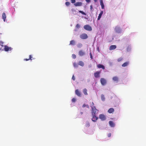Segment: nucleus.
Returning a JSON list of instances; mask_svg holds the SVG:
<instances>
[{"instance_id":"20","label":"nucleus","mask_w":146,"mask_h":146,"mask_svg":"<svg viewBox=\"0 0 146 146\" xmlns=\"http://www.w3.org/2000/svg\"><path fill=\"white\" fill-rule=\"evenodd\" d=\"M112 79L113 81L115 82H118L119 80L117 76L114 77Z\"/></svg>"},{"instance_id":"34","label":"nucleus","mask_w":146,"mask_h":146,"mask_svg":"<svg viewBox=\"0 0 146 146\" xmlns=\"http://www.w3.org/2000/svg\"><path fill=\"white\" fill-rule=\"evenodd\" d=\"M72 101L73 102H74L76 101V99L75 98H73L72 99Z\"/></svg>"},{"instance_id":"47","label":"nucleus","mask_w":146,"mask_h":146,"mask_svg":"<svg viewBox=\"0 0 146 146\" xmlns=\"http://www.w3.org/2000/svg\"><path fill=\"white\" fill-rule=\"evenodd\" d=\"M80 113L82 115V114H83V113L82 112H80Z\"/></svg>"},{"instance_id":"13","label":"nucleus","mask_w":146,"mask_h":146,"mask_svg":"<svg viewBox=\"0 0 146 146\" xmlns=\"http://www.w3.org/2000/svg\"><path fill=\"white\" fill-rule=\"evenodd\" d=\"M103 13V11H101L100 12V13L99 14V16H98V19H97L98 20H100V19Z\"/></svg>"},{"instance_id":"8","label":"nucleus","mask_w":146,"mask_h":146,"mask_svg":"<svg viewBox=\"0 0 146 146\" xmlns=\"http://www.w3.org/2000/svg\"><path fill=\"white\" fill-rule=\"evenodd\" d=\"M99 118L102 121L106 119L105 116L103 114H100L99 115Z\"/></svg>"},{"instance_id":"1","label":"nucleus","mask_w":146,"mask_h":146,"mask_svg":"<svg viewBox=\"0 0 146 146\" xmlns=\"http://www.w3.org/2000/svg\"><path fill=\"white\" fill-rule=\"evenodd\" d=\"M92 114L93 115H96V113L98 111V110L95 107H92Z\"/></svg>"},{"instance_id":"28","label":"nucleus","mask_w":146,"mask_h":146,"mask_svg":"<svg viewBox=\"0 0 146 146\" xmlns=\"http://www.w3.org/2000/svg\"><path fill=\"white\" fill-rule=\"evenodd\" d=\"M73 66L75 67H78V65L76 62L74 63Z\"/></svg>"},{"instance_id":"42","label":"nucleus","mask_w":146,"mask_h":146,"mask_svg":"<svg viewBox=\"0 0 146 146\" xmlns=\"http://www.w3.org/2000/svg\"><path fill=\"white\" fill-rule=\"evenodd\" d=\"M86 1L88 3H89L90 2V0H86Z\"/></svg>"},{"instance_id":"15","label":"nucleus","mask_w":146,"mask_h":146,"mask_svg":"<svg viewBox=\"0 0 146 146\" xmlns=\"http://www.w3.org/2000/svg\"><path fill=\"white\" fill-rule=\"evenodd\" d=\"M97 67L99 68H102L104 70L105 68L104 65L100 64H99L97 65Z\"/></svg>"},{"instance_id":"12","label":"nucleus","mask_w":146,"mask_h":146,"mask_svg":"<svg viewBox=\"0 0 146 146\" xmlns=\"http://www.w3.org/2000/svg\"><path fill=\"white\" fill-rule=\"evenodd\" d=\"M116 48V46L115 45H111L109 48V49L110 50H112L115 49Z\"/></svg>"},{"instance_id":"41","label":"nucleus","mask_w":146,"mask_h":146,"mask_svg":"<svg viewBox=\"0 0 146 146\" xmlns=\"http://www.w3.org/2000/svg\"><path fill=\"white\" fill-rule=\"evenodd\" d=\"M32 58H33V57L32 56V55H29V59H30V60H31Z\"/></svg>"},{"instance_id":"39","label":"nucleus","mask_w":146,"mask_h":146,"mask_svg":"<svg viewBox=\"0 0 146 146\" xmlns=\"http://www.w3.org/2000/svg\"><path fill=\"white\" fill-rule=\"evenodd\" d=\"M111 135V133H109L108 135V137H110Z\"/></svg>"},{"instance_id":"45","label":"nucleus","mask_w":146,"mask_h":146,"mask_svg":"<svg viewBox=\"0 0 146 146\" xmlns=\"http://www.w3.org/2000/svg\"><path fill=\"white\" fill-rule=\"evenodd\" d=\"M30 60V59H29V58L28 59L26 58V59H24V60L25 61H28V60Z\"/></svg>"},{"instance_id":"5","label":"nucleus","mask_w":146,"mask_h":146,"mask_svg":"<svg viewBox=\"0 0 146 146\" xmlns=\"http://www.w3.org/2000/svg\"><path fill=\"white\" fill-rule=\"evenodd\" d=\"M92 115V121L94 122L96 121L98 119V117L96 116V115Z\"/></svg>"},{"instance_id":"14","label":"nucleus","mask_w":146,"mask_h":146,"mask_svg":"<svg viewBox=\"0 0 146 146\" xmlns=\"http://www.w3.org/2000/svg\"><path fill=\"white\" fill-rule=\"evenodd\" d=\"M75 93L79 97H80L81 96L80 92L78 89H77L75 90Z\"/></svg>"},{"instance_id":"37","label":"nucleus","mask_w":146,"mask_h":146,"mask_svg":"<svg viewBox=\"0 0 146 146\" xmlns=\"http://www.w3.org/2000/svg\"><path fill=\"white\" fill-rule=\"evenodd\" d=\"M71 2L72 3H74L76 2V0H71Z\"/></svg>"},{"instance_id":"22","label":"nucleus","mask_w":146,"mask_h":146,"mask_svg":"<svg viewBox=\"0 0 146 146\" xmlns=\"http://www.w3.org/2000/svg\"><path fill=\"white\" fill-rule=\"evenodd\" d=\"M78 64L82 66H83L84 65V63L82 61H79Z\"/></svg>"},{"instance_id":"48","label":"nucleus","mask_w":146,"mask_h":146,"mask_svg":"<svg viewBox=\"0 0 146 146\" xmlns=\"http://www.w3.org/2000/svg\"><path fill=\"white\" fill-rule=\"evenodd\" d=\"M68 0H66V1H68Z\"/></svg>"},{"instance_id":"21","label":"nucleus","mask_w":146,"mask_h":146,"mask_svg":"<svg viewBox=\"0 0 146 146\" xmlns=\"http://www.w3.org/2000/svg\"><path fill=\"white\" fill-rule=\"evenodd\" d=\"M101 98L102 100L103 101H104L105 100V96L103 94H102L101 96Z\"/></svg>"},{"instance_id":"2","label":"nucleus","mask_w":146,"mask_h":146,"mask_svg":"<svg viewBox=\"0 0 146 146\" xmlns=\"http://www.w3.org/2000/svg\"><path fill=\"white\" fill-rule=\"evenodd\" d=\"M80 37L82 39H85L88 38V36L86 34L83 33L80 35Z\"/></svg>"},{"instance_id":"3","label":"nucleus","mask_w":146,"mask_h":146,"mask_svg":"<svg viewBox=\"0 0 146 146\" xmlns=\"http://www.w3.org/2000/svg\"><path fill=\"white\" fill-rule=\"evenodd\" d=\"M84 29L88 31H91L92 30V29L91 27L89 25H86L84 26Z\"/></svg>"},{"instance_id":"6","label":"nucleus","mask_w":146,"mask_h":146,"mask_svg":"<svg viewBox=\"0 0 146 146\" xmlns=\"http://www.w3.org/2000/svg\"><path fill=\"white\" fill-rule=\"evenodd\" d=\"M101 73V71H97L94 73V76L96 78H99L100 77V74Z\"/></svg>"},{"instance_id":"10","label":"nucleus","mask_w":146,"mask_h":146,"mask_svg":"<svg viewBox=\"0 0 146 146\" xmlns=\"http://www.w3.org/2000/svg\"><path fill=\"white\" fill-rule=\"evenodd\" d=\"M74 5L75 6H80L82 5V3L81 2H77L74 4Z\"/></svg>"},{"instance_id":"35","label":"nucleus","mask_w":146,"mask_h":146,"mask_svg":"<svg viewBox=\"0 0 146 146\" xmlns=\"http://www.w3.org/2000/svg\"><path fill=\"white\" fill-rule=\"evenodd\" d=\"M3 42H2V41H0V45L2 46V47H3Z\"/></svg>"},{"instance_id":"19","label":"nucleus","mask_w":146,"mask_h":146,"mask_svg":"<svg viewBox=\"0 0 146 146\" xmlns=\"http://www.w3.org/2000/svg\"><path fill=\"white\" fill-rule=\"evenodd\" d=\"M109 123L110 126L111 127H114L115 126L114 123L111 121H109Z\"/></svg>"},{"instance_id":"24","label":"nucleus","mask_w":146,"mask_h":146,"mask_svg":"<svg viewBox=\"0 0 146 146\" xmlns=\"http://www.w3.org/2000/svg\"><path fill=\"white\" fill-rule=\"evenodd\" d=\"M87 90L86 88L84 89L83 90V92L84 94L85 95H88V93H87Z\"/></svg>"},{"instance_id":"44","label":"nucleus","mask_w":146,"mask_h":146,"mask_svg":"<svg viewBox=\"0 0 146 146\" xmlns=\"http://www.w3.org/2000/svg\"><path fill=\"white\" fill-rule=\"evenodd\" d=\"M90 9L91 11H92V5L90 6Z\"/></svg>"},{"instance_id":"38","label":"nucleus","mask_w":146,"mask_h":146,"mask_svg":"<svg viewBox=\"0 0 146 146\" xmlns=\"http://www.w3.org/2000/svg\"><path fill=\"white\" fill-rule=\"evenodd\" d=\"M76 27L77 28H79L80 27V25L79 24H77L76 25Z\"/></svg>"},{"instance_id":"26","label":"nucleus","mask_w":146,"mask_h":146,"mask_svg":"<svg viewBox=\"0 0 146 146\" xmlns=\"http://www.w3.org/2000/svg\"><path fill=\"white\" fill-rule=\"evenodd\" d=\"M77 46L78 48H80L82 46V44L80 43H79L78 44Z\"/></svg>"},{"instance_id":"4","label":"nucleus","mask_w":146,"mask_h":146,"mask_svg":"<svg viewBox=\"0 0 146 146\" xmlns=\"http://www.w3.org/2000/svg\"><path fill=\"white\" fill-rule=\"evenodd\" d=\"M100 82L101 84L102 85H105L106 84V80L103 78H102L100 79Z\"/></svg>"},{"instance_id":"18","label":"nucleus","mask_w":146,"mask_h":146,"mask_svg":"<svg viewBox=\"0 0 146 146\" xmlns=\"http://www.w3.org/2000/svg\"><path fill=\"white\" fill-rule=\"evenodd\" d=\"M6 18V14L5 13H3L2 14V18L3 19L4 21H5V19Z\"/></svg>"},{"instance_id":"17","label":"nucleus","mask_w":146,"mask_h":146,"mask_svg":"<svg viewBox=\"0 0 146 146\" xmlns=\"http://www.w3.org/2000/svg\"><path fill=\"white\" fill-rule=\"evenodd\" d=\"M114 111V109L112 108H110L108 111V112L109 113H112Z\"/></svg>"},{"instance_id":"31","label":"nucleus","mask_w":146,"mask_h":146,"mask_svg":"<svg viewBox=\"0 0 146 146\" xmlns=\"http://www.w3.org/2000/svg\"><path fill=\"white\" fill-rule=\"evenodd\" d=\"M90 126V124L88 122H87L86 124V126L87 127H88Z\"/></svg>"},{"instance_id":"33","label":"nucleus","mask_w":146,"mask_h":146,"mask_svg":"<svg viewBox=\"0 0 146 146\" xmlns=\"http://www.w3.org/2000/svg\"><path fill=\"white\" fill-rule=\"evenodd\" d=\"M66 5L67 6H69L70 5V3L69 2H66L65 3Z\"/></svg>"},{"instance_id":"11","label":"nucleus","mask_w":146,"mask_h":146,"mask_svg":"<svg viewBox=\"0 0 146 146\" xmlns=\"http://www.w3.org/2000/svg\"><path fill=\"white\" fill-rule=\"evenodd\" d=\"M115 30L116 32L120 33L121 32V30L120 28L117 27H115Z\"/></svg>"},{"instance_id":"9","label":"nucleus","mask_w":146,"mask_h":146,"mask_svg":"<svg viewBox=\"0 0 146 146\" xmlns=\"http://www.w3.org/2000/svg\"><path fill=\"white\" fill-rule=\"evenodd\" d=\"M85 54V52L82 50H80L78 52V55L80 56H83Z\"/></svg>"},{"instance_id":"30","label":"nucleus","mask_w":146,"mask_h":146,"mask_svg":"<svg viewBox=\"0 0 146 146\" xmlns=\"http://www.w3.org/2000/svg\"><path fill=\"white\" fill-rule=\"evenodd\" d=\"M123 60V58L122 57L119 58H118L117 60V61L118 62H119L120 61H122Z\"/></svg>"},{"instance_id":"43","label":"nucleus","mask_w":146,"mask_h":146,"mask_svg":"<svg viewBox=\"0 0 146 146\" xmlns=\"http://www.w3.org/2000/svg\"><path fill=\"white\" fill-rule=\"evenodd\" d=\"M90 58L92 59V53H90Z\"/></svg>"},{"instance_id":"23","label":"nucleus","mask_w":146,"mask_h":146,"mask_svg":"<svg viewBox=\"0 0 146 146\" xmlns=\"http://www.w3.org/2000/svg\"><path fill=\"white\" fill-rule=\"evenodd\" d=\"M129 63V62H125L122 65V66L123 67L126 66L128 65Z\"/></svg>"},{"instance_id":"46","label":"nucleus","mask_w":146,"mask_h":146,"mask_svg":"<svg viewBox=\"0 0 146 146\" xmlns=\"http://www.w3.org/2000/svg\"><path fill=\"white\" fill-rule=\"evenodd\" d=\"M94 1L95 2H97V0H94Z\"/></svg>"},{"instance_id":"32","label":"nucleus","mask_w":146,"mask_h":146,"mask_svg":"<svg viewBox=\"0 0 146 146\" xmlns=\"http://www.w3.org/2000/svg\"><path fill=\"white\" fill-rule=\"evenodd\" d=\"M72 56L73 59H75L76 58V56L75 54H72Z\"/></svg>"},{"instance_id":"16","label":"nucleus","mask_w":146,"mask_h":146,"mask_svg":"<svg viewBox=\"0 0 146 146\" xmlns=\"http://www.w3.org/2000/svg\"><path fill=\"white\" fill-rule=\"evenodd\" d=\"M100 4L102 9H104V6L103 3V0H100Z\"/></svg>"},{"instance_id":"27","label":"nucleus","mask_w":146,"mask_h":146,"mask_svg":"<svg viewBox=\"0 0 146 146\" xmlns=\"http://www.w3.org/2000/svg\"><path fill=\"white\" fill-rule=\"evenodd\" d=\"M82 107L83 108H84V107H86L87 108H89V106L88 105H86L85 104H84L83 105Z\"/></svg>"},{"instance_id":"36","label":"nucleus","mask_w":146,"mask_h":146,"mask_svg":"<svg viewBox=\"0 0 146 146\" xmlns=\"http://www.w3.org/2000/svg\"><path fill=\"white\" fill-rule=\"evenodd\" d=\"M92 107H95V106H94V102H92V104L91 106V107L92 108Z\"/></svg>"},{"instance_id":"25","label":"nucleus","mask_w":146,"mask_h":146,"mask_svg":"<svg viewBox=\"0 0 146 146\" xmlns=\"http://www.w3.org/2000/svg\"><path fill=\"white\" fill-rule=\"evenodd\" d=\"M75 41L74 40H72L70 42L69 45H74L75 44Z\"/></svg>"},{"instance_id":"29","label":"nucleus","mask_w":146,"mask_h":146,"mask_svg":"<svg viewBox=\"0 0 146 146\" xmlns=\"http://www.w3.org/2000/svg\"><path fill=\"white\" fill-rule=\"evenodd\" d=\"M79 12L81 14H82V15H86V14L83 11H79Z\"/></svg>"},{"instance_id":"40","label":"nucleus","mask_w":146,"mask_h":146,"mask_svg":"<svg viewBox=\"0 0 146 146\" xmlns=\"http://www.w3.org/2000/svg\"><path fill=\"white\" fill-rule=\"evenodd\" d=\"M72 79L73 80H75V78L74 77V75H73L72 76Z\"/></svg>"},{"instance_id":"7","label":"nucleus","mask_w":146,"mask_h":146,"mask_svg":"<svg viewBox=\"0 0 146 146\" xmlns=\"http://www.w3.org/2000/svg\"><path fill=\"white\" fill-rule=\"evenodd\" d=\"M12 49V48L10 47H9L7 46H4V50L5 51H11Z\"/></svg>"}]
</instances>
